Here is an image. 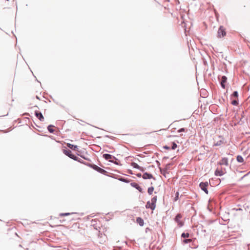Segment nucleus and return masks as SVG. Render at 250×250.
<instances>
[{"mask_svg":"<svg viewBox=\"0 0 250 250\" xmlns=\"http://www.w3.org/2000/svg\"><path fill=\"white\" fill-rule=\"evenodd\" d=\"M54 127L53 125H49L48 127H47V129L48 130V131L51 132V133H53L54 132V129H53V127Z\"/></svg>","mask_w":250,"mask_h":250,"instance_id":"6ab92c4d","label":"nucleus"},{"mask_svg":"<svg viewBox=\"0 0 250 250\" xmlns=\"http://www.w3.org/2000/svg\"><path fill=\"white\" fill-rule=\"evenodd\" d=\"M103 157L110 162H113V160L115 159L114 156L108 154H104Z\"/></svg>","mask_w":250,"mask_h":250,"instance_id":"423d86ee","label":"nucleus"},{"mask_svg":"<svg viewBox=\"0 0 250 250\" xmlns=\"http://www.w3.org/2000/svg\"><path fill=\"white\" fill-rule=\"evenodd\" d=\"M131 165L134 168H137V169L142 170V168L137 164H136L134 162L131 163Z\"/></svg>","mask_w":250,"mask_h":250,"instance_id":"4468645a","label":"nucleus"},{"mask_svg":"<svg viewBox=\"0 0 250 250\" xmlns=\"http://www.w3.org/2000/svg\"><path fill=\"white\" fill-rule=\"evenodd\" d=\"M179 193L178 192H176V196L175 198V200H177L178 199Z\"/></svg>","mask_w":250,"mask_h":250,"instance_id":"a878e982","label":"nucleus"},{"mask_svg":"<svg viewBox=\"0 0 250 250\" xmlns=\"http://www.w3.org/2000/svg\"><path fill=\"white\" fill-rule=\"evenodd\" d=\"M165 147L166 148H167V149H169V147L167 146H165Z\"/></svg>","mask_w":250,"mask_h":250,"instance_id":"c85d7f7f","label":"nucleus"},{"mask_svg":"<svg viewBox=\"0 0 250 250\" xmlns=\"http://www.w3.org/2000/svg\"><path fill=\"white\" fill-rule=\"evenodd\" d=\"M136 222L140 226H143L144 225V220L141 217H137L136 219Z\"/></svg>","mask_w":250,"mask_h":250,"instance_id":"ddd939ff","label":"nucleus"},{"mask_svg":"<svg viewBox=\"0 0 250 250\" xmlns=\"http://www.w3.org/2000/svg\"><path fill=\"white\" fill-rule=\"evenodd\" d=\"M185 129L184 128H181L179 130H178V132H185Z\"/></svg>","mask_w":250,"mask_h":250,"instance_id":"393cba45","label":"nucleus"},{"mask_svg":"<svg viewBox=\"0 0 250 250\" xmlns=\"http://www.w3.org/2000/svg\"><path fill=\"white\" fill-rule=\"evenodd\" d=\"M73 213H60L59 214V216H67V215H69L71 214H73Z\"/></svg>","mask_w":250,"mask_h":250,"instance_id":"4be33fe9","label":"nucleus"},{"mask_svg":"<svg viewBox=\"0 0 250 250\" xmlns=\"http://www.w3.org/2000/svg\"><path fill=\"white\" fill-rule=\"evenodd\" d=\"M227 78L226 76H224L222 77L221 85L223 88H225V83H226Z\"/></svg>","mask_w":250,"mask_h":250,"instance_id":"9d476101","label":"nucleus"},{"mask_svg":"<svg viewBox=\"0 0 250 250\" xmlns=\"http://www.w3.org/2000/svg\"><path fill=\"white\" fill-rule=\"evenodd\" d=\"M226 35V29L223 26H220L217 33V37L221 38L225 37Z\"/></svg>","mask_w":250,"mask_h":250,"instance_id":"7ed1b4c3","label":"nucleus"},{"mask_svg":"<svg viewBox=\"0 0 250 250\" xmlns=\"http://www.w3.org/2000/svg\"><path fill=\"white\" fill-rule=\"evenodd\" d=\"M208 182H202L200 184L199 186L201 188L205 191V192L207 194L208 193V190L207 189V187L208 186Z\"/></svg>","mask_w":250,"mask_h":250,"instance_id":"39448f33","label":"nucleus"},{"mask_svg":"<svg viewBox=\"0 0 250 250\" xmlns=\"http://www.w3.org/2000/svg\"><path fill=\"white\" fill-rule=\"evenodd\" d=\"M67 146L69 148H71V149H72L73 150H76V149L77 148V146H74V145H72L71 144L68 143V144H67Z\"/></svg>","mask_w":250,"mask_h":250,"instance_id":"2eb2a0df","label":"nucleus"},{"mask_svg":"<svg viewBox=\"0 0 250 250\" xmlns=\"http://www.w3.org/2000/svg\"><path fill=\"white\" fill-rule=\"evenodd\" d=\"M232 104H233L236 105L237 104V102L236 101H232Z\"/></svg>","mask_w":250,"mask_h":250,"instance_id":"bb28decb","label":"nucleus"},{"mask_svg":"<svg viewBox=\"0 0 250 250\" xmlns=\"http://www.w3.org/2000/svg\"><path fill=\"white\" fill-rule=\"evenodd\" d=\"M237 161L238 162L242 163L244 161V159H243V157L241 156L238 155L237 157Z\"/></svg>","mask_w":250,"mask_h":250,"instance_id":"f3484780","label":"nucleus"},{"mask_svg":"<svg viewBox=\"0 0 250 250\" xmlns=\"http://www.w3.org/2000/svg\"><path fill=\"white\" fill-rule=\"evenodd\" d=\"M219 164L220 165H225L228 166V160L227 158H223L222 160L219 162Z\"/></svg>","mask_w":250,"mask_h":250,"instance_id":"6e6552de","label":"nucleus"},{"mask_svg":"<svg viewBox=\"0 0 250 250\" xmlns=\"http://www.w3.org/2000/svg\"><path fill=\"white\" fill-rule=\"evenodd\" d=\"M177 145L174 142H173L172 143V146H171V148L172 149H175L177 147Z\"/></svg>","mask_w":250,"mask_h":250,"instance_id":"5701e85b","label":"nucleus"},{"mask_svg":"<svg viewBox=\"0 0 250 250\" xmlns=\"http://www.w3.org/2000/svg\"><path fill=\"white\" fill-rule=\"evenodd\" d=\"M137 176L138 177H141V173L137 174Z\"/></svg>","mask_w":250,"mask_h":250,"instance_id":"cd10ccee","label":"nucleus"},{"mask_svg":"<svg viewBox=\"0 0 250 250\" xmlns=\"http://www.w3.org/2000/svg\"><path fill=\"white\" fill-rule=\"evenodd\" d=\"M182 216L181 214H178L175 218V221L178 223V225L179 227H181L184 225V222L181 220Z\"/></svg>","mask_w":250,"mask_h":250,"instance_id":"20e7f679","label":"nucleus"},{"mask_svg":"<svg viewBox=\"0 0 250 250\" xmlns=\"http://www.w3.org/2000/svg\"><path fill=\"white\" fill-rule=\"evenodd\" d=\"M192 241V240L191 239H185L183 240V242L184 244H187L189 242H191Z\"/></svg>","mask_w":250,"mask_h":250,"instance_id":"412c9836","label":"nucleus"},{"mask_svg":"<svg viewBox=\"0 0 250 250\" xmlns=\"http://www.w3.org/2000/svg\"><path fill=\"white\" fill-rule=\"evenodd\" d=\"M130 185L133 187L138 189L140 192H142V188L139 186V185L135 182L131 183L130 184Z\"/></svg>","mask_w":250,"mask_h":250,"instance_id":"0eeeda50","label":"nucleus"},{"mask_svg":"<svg viewBox=\"0 0 250 250\" xmlns=\"http://www.w3.org/2000/svg\"><path fill=\"white\" fill-rule=\"evenodd\" d=\"M238 95V92L237 91H234L233 93V96L237 97Z\"/></svg>","mask_w":250,"mask_h":250,"instance_id":"b1692460","label":"nucleus"},{"mask_svg":"<svg viewBox=\"0 0 250 250\" xmlns=\"http://www.w3.org/2000/svg\"><path fill=\"white\" fill-rule=\"evenodd\" d=\"M143 178L144 179H151L153 178V175L148 173H145L143 176Z\"/></svg>","mask_w":250,"mask_h":250,"instance_id":"9b49d317","label":"nucleus"},{"mask_svg":"<svg viewBox=\"0 0 250 250\" xmlns=\"http://www.w3.org/2000/svg\"><path fill=\"white\" fill-rule=\"evenodd\" d=\"M154 188L153 187L148 188V190H147L148 193L149 195H151L154 191Z\"/></svg>","mask_w":250,"mask_h":250,"instance_id":"dca6fc26","label":"nucleus"},{"mask_svg":"<svg viewBox=\"0 0 250 250\" xmlns=\"http://www.w3.org/2000/svg\"><path fill=\"white\" fill-rule=\"evenodd\" d=\"M63 152L65 155L68 156L69 158L75 161H77L80 163H82V161H81V159L73 155L72 153V151L69 149L65 148L64 149H63Z\"/></svg>","mask_w":250,"mask_h":250,"instance_id":"f257e3e1","label":"nucleus"},{"mask_svg":"<svg viewBox=\"0 0 250 250\" xmlns=\"http://www.w3.org/2000/svg\"><path fill=\"white\" fill-rule=\"evenodd\" d=\"M157 201V196H154L153 197L151 201H148L146 203V208H151L152 210H154L156 207V203Z\"/></svg>","mask_w":250,"mask_h":250,"instance_id":"f03ea898","label":"nucleus"},{"mask_svg":"<svg viewBox=\"0 0 250 250\" xmlns=\"http://www.w3.org/2000/svg\"><path fill=\"white\" fill-rule=\"evenodd\" d=\"M215 174L216 176H221L223 174V172L222 171L216 170L215 172Z\"/></svg>","mask_w":250,"mask_h":250,"instance_id":"a211bd4d","label":"nucleus"},{"mask_svg":"<svg viewBox=\"0 0 250 250\" xmlns=\"http://www.w3.org/2000/svg\"><path fill=\"white\" fill-rule=\"evenodd\" d=\"M35 115L41 121H43L44 120V117L42 115V114L39 112V111H35Z\"/></svg>","mask_w":250,"mask_h":250,"instance_id":"1a4fd4ad","label":"nucleus"},{"mask_svg":"<svg viewBox=\"0 0 250 250\" xmlns=\"http://www.w3.org/2000/svg\"><path fill=\"white\" fill-rule=\"evenodd\" d=\"M93 168L101 173H104L106 172L105 170L96 165H94Z\"/></svg>","mask_w":250,"mask_h":250,"instance_id":"f8f14e48","label":"nucleus"},{"mask_svg":"<svg viewBox=\"0 0 250 250\" xmlns=\"http://www.w3.org/2000/svg\"><path fill=\"white\" fill-rule=\"evenodd\" d=\"M189 236L188 233H183L181 235V237L183 238H188Z\"/></svg>","mask_w":250,"mask_h":250,"instance_id":"aec40b11","label":"nucleus"}]
</instances>
